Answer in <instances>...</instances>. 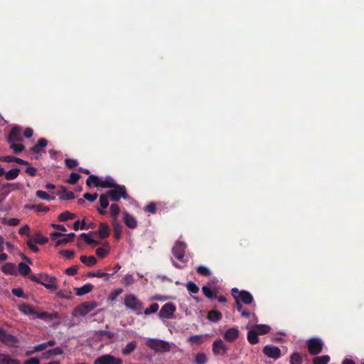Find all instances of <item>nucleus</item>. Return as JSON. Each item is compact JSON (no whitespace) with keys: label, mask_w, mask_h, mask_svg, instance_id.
Wrapping results in <instances>:
<instances>
[{"label":"nucleus","mask_w":364,"mask_h":364,"mask_svg":"<svg viewBox=\"0 0 364 364\" xmlns=\"http://www.w3.org/2000/svg\"><path fill=\"white\" fill-rule=\"evenodd\" d=\"M109 235V229H98L97 231L90 232L89 233H82L80 237L85 242L92 246L100 244V240L107 237Z\"/></svg>","instance_id":"nucleus-1"},{"label":"nucleus","mask_w":364,"mask_h":364,"mask_svg":"<svg viewBox=\"0 0 364 364\" xmlns=\"http://www.w3.org/2000/svg\"><path fill=\"white\" fill-rule=\"evenodd\" d=\"M146 345L156 353H164L171 350V346L167 341L157 338H148Z\"/></svg>","instance_id":"nucleus-2"},{"label":"nucleus","mask_w":364,"mask_h":364,"mask_svg":"<svg viewBox=\"0 0 364 364\" xmlns=\"http://www.w3.org/2000/svg\"><path fill=\"white\" fill-rule=\"evenodd\" d=\"M124 305L129 309L135 311L137 314L141 313L143 309V304L134 294H127L124 296Z\"/></svg>","instance_id":"nucleus-3"},{"label":"nucleus","mask_w":364,"mask_h":364,"mask_svg":"<svg viewBox=\"0 0 364 364\" xmlns=\"http://www.w3.org/2000/svg\"><path fill=\"white\" fill-rule=\"evenodd\" d=\"M114 189L109 190L107 192V194L110 198L111 200L117 202L121 198L127 199L129 196L127 193V190L124 186L117 184L113 188Z\"/></svg>","instance_id":"nucleus-4"},{"label":"nucleus","mask_w":364,"mask_h":364,"mask_svg":"<svg viewBox=\"0 0 364 364\" xmlns=\"http://www.w3.org/2000/svg\"><path fill=\"white\" fill-rule=\"evenodd\" d=\"M232 295L235 301H240L245 304H250L253 301L252 295L245 290L240 291L237 288H233L232 289Z\"/></svg>","instance_id":"nucleus-5"},{"label":"nucleus","mask_w":364,"mask_h":364,"mask_svg":"<svg viewBox=\"0 0 364 364\" xmlns=\"http://www.w3.org/2000/svg\"><path fill=\"white\" fill-rule=\"evenodd\" d=\"M307 349L311 355H317L322 351L323 342L317 337L311 338L307 341Z\"/></svg>","instance_id":"nucleus-6"},{"label":"nucleus","mask_w":364,"mask_h":364,"mask_svg":"<svg viewBox=\"0 0 364 364\" xmlns=\"http://www.w3.org/2000/svg\"><path fill=\"white\" fill-rule=\"evenodd\" d=\"M97 306L95 301H86L77 306L74 309L75 316H85L93 311Z\"/></svg>","instance_id":"nucleus-7"},{"label":"nucleus","mask_w":364,"mask_h":364,"mask_svg":"<svg viewBox=\"0 0 364 364\" xmlns=\"http://www.w3.org/2000/svg\"><path fill=\"white\" fill-rule=\"evenodd\" d=\"M75 235L74 233H69L68 235H65L60 233L59 232H53L50 233V237L53 240L56 241V246L66 245L67 243L73 240Z\"/></svg>","instance_id":"nucleus-8"},{"label":"nucleus","mask_w":364,"mask_h":364,"mask_svg":"<svg viewBox=\"0 0 364 364\" xmlns=\"http://www.w3.org/2000/svg\"><path fill=\"white\" fill-rule=\"evenodd\" d=\"M122 360L112 355L106 354L96 358L94 364H122Z\"/></svg>","instance_id":"nucleus-9"},{"label":"nucleus","mask_w":364,"mask_h":364,"mask_svg":"<svg viewBox=\"0 0 364 364\" xmlns=\"http://www.w3.org/2000/svg\"><path fill=\"white\" fill-rule=\"evenodd\" d=\"M0 341L8 346H15L18 342V338L12 334L8 333L4 329L0 328Z\"/></svg>","instance_id":"nucleus-10"},{"label":"nucleus","mask_w":364,"mask_h":364,"mask_svg":"<svg viewBox=\"0 0 364 364\" xmlns=\"http://www.w3.org/2000/svg\"><path fill=\"white\" fill-rule=\"evenodd\" d=\"M23 136H22V128L19 126H14L8 137H7V141L8 142H22L23 141Z\"/></svg>","instance_id":"nucleus-11"},{"label":"nucleus","mask_w":364,"mask_h":364,"mask_svg":"<svg viewBox=\"0 0 364 364\" xmlns=\"http://www.w3.org/2000/svg\"><path fill=\"white\" fill-rule=\"evenodd\" d=\"M176 311V307L173 304L166 303L161 307L159 316L161 318H171Z\"/></svg>","instance_id":"nucleus-12"},{"label":"nucleus","mask_w":364,"mask_h":364,"mask_svg":"<svg viewBox=\"0 0 364 364\" xmlns=\"http://www.w3.org/2000/svg\"><path fill=\"white\" fill-rule=\"evenodd\" d=\"M186 248V245L184 242L178 241L172 248V253L177 259L183 261Z\"/></svg>","instance_id":"nucleus-13"},{"label":"nucleus","mask_w":364,"mask_h":364,"mask_svg":"<svg viewBox=\"0 0 364 364\" xmlns=\"http://www.w3.org/2000/svg\"><path fill=\"white\" fill-rule=\"evenodd\" d=\"M262 351L265 355L274 360L279 359L282 355L281 350L277 346H265Z\"/></svg>","instance_id":"nucleus-14"},{"label":"nucleus","mask_w":364,"mask_h":364,"mask_svg":"<svg viewBox=\"0 0 364 364\" xmlns=\"http://www.w3.org/2000/svg\"><path fill=\"white\" fill-rule=\"evenodd\" d=\"M227 350L228 348L221 339H218L213 343V352L215 355H223Z\"/></svg>","instance_id":"nucleus-15"},{"label":"nucleus","mask_w":364,"mask_h":364,"mask_svg":"<svg viewBox=\"0 0 364 364\" xmlns=\"http://www.w3.org/2000/svg\"><path fill=\"white\" fill-rule=\"evenodd\" d=\"M48 144V141L45 138H41L38 140L36 145L32 146L30 149L33 154H40L45 152V148Z\"/></svg>","instance_id":"nucleus-16"},{"label":"nucleus","mask_w":364,"mask_h":364,"mask_svg":"<svg viewBox=\"0 0 364 364\" xmlns=\"http://www.w3.org/2000/svg\"><path fill=\"white\" fill-rule=\"evenodd\" d=\"M56 281L55 277L46 275L43 277L41 284L43 285L48 289L55 290L57 289Z\"/></svg>","instance_id":"nucleus-17"},{"label":"nucleus","mask_w":364,"mask_h":364,"mask_svg":"<svg viewBox=\"0 0 364 364\" xmlns=\"http://www.w3.org/2000/svg\"><path fill=\"white\" fill-rule=\"evenodd\" d=\"M239 336V331L236 328H230L224 333V339L229 342H234Z\"/></svg>","instance_id":"nucleus-18"},{"label":"nucleus","mask_w":364,"mask_h":364,"mask_svg":"<svg viewBox=\"0 0 364 364\" xmlns=\"http://www.w3.org/2000/svg\"><path fill=\"white\" fill-rule=\"evenodd\" d=\"M58 318V314H50L47 311L38 312L36 311L34 318H40L44 321H50Z\"/></svg>","instance_id":"nucleus-19"},{"label":"nucleus","mask_w":364,"mask_h":364,"mask_svg":"<svg viewBox=\"0 0 364 364\" xmlns=\"http://www.w3.org/2000/svg\"><path fill=\"white\" fill-rule=\"evenodd\" d=\"M0 161L3 162H16L21 165H28L29 163L27 161L21 159L20 158L14 156H3L0 157Z\"/></svg>","instance_id":"nucleus-20"},{"label":"nucleus","mask_w":364,"mask_h":364,"mask_svg":"<svg viewBox=\"0 0 364 364\" xmlns=\"http://www.w3.org/2000/svg\"><path fill=\"white\" fill-rule=\"evenodd\" d=\"M59 198L63 200H68L75 198L74 193L69 191L65 186L60 187V191L58 193Z\"/></svg>","instance_id":"nucleus-21"},{"label":"nucleus","mask_w":364,"mask_h":364,"mask_svg":"<svg viewBox=\"0 0 364 364\" xmlns=\"http://www.w3.org/2000/svg\"><path fill=\"white\" fill-rule=\"evenodd\" d=\"M93 285L92 284H86L81 287L74 288V291L77 296H83L87 293H90L93 289Z\"/></svg>","instance_id":"nucleus-22"},{"label":"nucleus","mask_w":364,"mask_h":364,"mask_svg":"<svg viewBox=\"0 0 364 364\" xmlns=\"http://www.w3.org/2000/svg\"><path fill=\"white\" fill-rule=\"evenodd\" d=\"M108 195L106 193L102 194L100 196V204L102 209L98 208V212L101 215H105L106 213V210H104L103 209H105L109 205V200H108Z\"/></svg>","instance_id":"nucleus-23"},{"label":"nucleus","mask_w":364,"mask_h":364,"mask_svg":"<svg viewBox=\"0 0 364 364\" xmlns=\"http://www.w3.org/2000/svg\"><path fill=\"white\" fill-rule=\"evenodd\" d=\"M123 220L127 228H136V221L134 217L128 213H123Z\"/></svg>","instance_id":"nucleus-24"},{"label":"nucleus","mask_w":364,"mask_h":364,"mask_svg":"<svg viewBox=\"0 0 364 364\" xmlns=\"http://www.w3.org/2000/svg\"><path fill=\"white\" fill-rule=\"evenodd\" d=\"M0 364H21L20 362L12 358L10 355L0 353Z\"/></svg>","instance_id":"nucleus-25"},{"label":"nucleus","mask_w":364,"mask_h":364,"mask_svg":"<svg viewBox=\"0 0 364 364\" xmlns=\"http://www.w3.org/2000/svg\"><path fill=\"white\" fill-rule=\"evenodd\" d=\"M136 348V342L135 341H132L128 343L126 346L122 348V353L124 355H129L132 353H133Z\"/></svg>","instance_id":"nucleus-26"},{"label":"nucleus","mask_w":364,"mask_h":364,"mask_svg":"<svg viewBox=\"0 0 364 364\" xmlns=\"http://www.w3.org/2000/svg\"><path fill=\"white\" fill-rule=\"evenodd\" d=\"M9 147L15 154L21 153L25 149V146L21 142H8Z\"/></svg>","instance_id":"nucleus-27"},{"label":"nucleus","mask_w":364,"mask_h":364,"mask_svg":"<svg viewBox=\"0 0 364 364\" xmlns=\"http://www.w3.org/2000/svg\"><path fill=\"white\" fill-rule=\"evenodd\" d=\"M86 185L91 187L92 185L95 187H100L101 179L95 175H90L86 180Z\"/></svg>","instance_id":"nucleus-28"},{"label":"nucleus","mask_w":364,"mask_h":364,"mask_svg":"<svg viewBox=\"0 0 364 364\" xmlns=\"http://www.w3.org/2000/svg\"><path fill=\"white\" fill-rule=\"evenodd\" d=\"M258 333L255 331V329L252 328L250 331H248L247 335V338L248 342L252 344L255 345L259 343V338H258Z\"/></svg>","instance_id":"nucleus-29"},{"label":"nucleus","mask_w":364,"mask_h":364,"mask_svg":"<svg viewBox=\"0 0 364 364\" xmlns=\"http://www.w3.org/2000/svg\"><path fill=\"white\" fill-rule=\"evenodd\" d=\"M253 328L258 333V335H265L268 333L271 328L267 324H257L254 326Z\"/></svg>","instance_id":"nucleus-30"},{"label":"nucleus","mask_w":364,"mask_h":364,"mask_svg":"<svg viewBox=\"0 0 364 364\" xmlns=\"http://www.w3.org/2000/svg\"><path fill=\"white\" fill-rule=\"evenodd\" d=\"M222 314L216 310L209 311L207 316L208 319L213 322L219 321L222 318Z\"/></svg>","instance_id":"nucleus-31"},{"label":"nucleus","mask_w":364,"mask_h":364,"mask_svg":"<svg viewBox=\"0 0 364 364\" xmlns=\"http://www.w3.org/2000/svg\"><path fill=\"white\" fill-rule=\"evenodd\" d=\"M117 183L114 181V180L110 177L107 176L105 180H101V188H114L117 186Z\"/></svg>","instance_id":"nucleus-32"},{"label":"nucleus","mask_w":364,"mask_h":364,"mask_svg":"<svg viewBox=\"0 0 364 364\" xmlns=\"http://www.w3.org/2000/svg\"><path fill=\"white\" fill-rule=\"evenodd\" d=\"M19 309L24 314L32 316L34 318L36 311L31 305L23 304L19 306Z\"/></svg>","instance_id":"nucleus-33"},{"label":"nucleus","mask_w":364,"mask_h":364,"mask_svg":"<svg viewBox=\"0 0 364 364\" xmlns=\"http://www.w3.org/2000/svg\"><path fill=\"white\" fill-rule=\"evenodd\" d=\"M20 168H14L4 173L5 178L8 181L16 178L20 173Z\"/></svg>","instance_id":"nucleus-34"},{"label":"nucleus","mask_w":364,"mask_h":364,"mask_svg":"<svg viewBox=\"0 0 364 364\" xmlns=\"http://www.w3.org/2000/svg\"><path fill=\"white\" fill-rule=\"evenodd\" d=\"M81 262L87 265L88 267H92L97 263V259L94 256L86 257L82 255L80 258Z\"/></svg>","instance_id":"nucleus-35"},{"label":"nucleus","mask_w":364,"mask_h":364,"mask_svg":"<svg viewBox=\"0 0 364 364\" xmlns=\"http://www.w3.org/2000/svg\"><path fill=\"white\" fill-rule=\"evenodd\" d=\"M97 338L100 340H104L105 338L112 339L114 336V333L111 331L101 330L96 333Z\"/></svg>","instance_id":"nucleus-36"},{"label":"nucleus","mask_w":364,"mask_h":364,"mask_svg":"<svg viewBox=\"0 0 364 364\" xmlns=\"http://www.w3.org/2000/svg\"><path fill=\"white\" fill-rule=\"evenodd\" d=\"M208 335H194L191 336L188 338V341L193 344L200 345L204 342V337Z\"/></svg>","instance_id":"nucleus-37"},{"label":"nucleus","mask_w":364,"mask_h":364,"mask_svg":"<svg viewBox=\"0 0 364 364\" xmlns=\"http://www.w3.org/2000/svg\"><path fill=\"white\" fill-rule=\"evenodd\" d=\"M87 277L105 278V281H108L109 279L110 274L108 273L101 272L100 271H97L96 272H90L87 273Z\"/></svg>","instance_id":"nucleus-38"},{"label":"nucleus","mask_w":364,"mask_h":364,"mask_svg":"<svg viewBox=\"0 0 364 364\" xmlns=\"http://www.w3.org/2000/svg\"><path fill=\"white\" fill-rule=\"evenodd\" d=\"M76 218V215L72 213L69 211H65L58 215L59 221H67L68 220H72Z\"/></svg>","instance_id":"nucleus-39"},{"label":"nucleus","mask_w":364,"mask_h":364,"mask_svg":"<svg viewBox=\"0 0 364 364\" xmlns=\"http://www.w3.org/2000/svg\"><path fill=\"white\" fill-rule=\"evenodd\" d=\"M330 361V357L328 355L317 356L313 359V364H328Z\"/></svg>","instance_id":"nucleus-40"},{"label":"nucleus","mask_w":364,"mask_h":364,"mask_svg":"<svg viewBox=\"0 0 364 364\" xmlns=\"http://www.w3.org/2000/svg\"><path fill=\"white\" fill-rule=\"evenodd\" d=\"M302 357L299 353L294 352L290 356V364H302Z\"/></svg>","instance_id":"nucleus-41"},{"label":"nucleus","mask_w":364,"mask_h":364,"mask_svg":"<svg viewBox=\"0 0 364 364\" xmlns=\"http://www.w3.org/2000/svg\"><path fill=\"white\" fill-rule=\"evenodd\" d=\"M202 291L204 294V295L208 299H215L217 297L216 292L212 291L211 289L207 286H203L202 287Z\"/></svg>","instance_id":"nucleus-42"},{"label":"nucleus","mask_w":364,"mask_h":364,"mask_svg":"<svg viewBox=\"0 0 364 364\" xmlns=\"http://www.w3.org/2000/svg\"><path fill=\"white\" fill-rule=\"evenodd\" d=\"M186 287L191 294H197L199 291V287L193 282H188Z\"/></svg>","instance_id":"nucleus-43"},{"label":"nucleus","mask_w":364,"mask_h":364,"mask_svg":"<svg viewBox=\"0 0 364 364\" xmlns=\"http://www.w3.org/2000/svg\"><path fill=\"white\" fill-rule=\"evenodd\" d=\"M196 272L201 276L209 277L211 275V271L206 267L200 265L197 267Z\"/></svg>","instance_id":"nucleus-44"},{"label":"nucleus","mask_w":364,"mask_h":364,"mask_svg":"<svg viewBox=\"0 0 364 364\" xmlns=\"http://www.w3.org/2000/svg\"><path fill=\"white\" fill-rule=\"evenodd\" d=\"M2 272L5 274H14L15 273V266L12 263H6L2 267Z\"/></svg>","instance_id":"nucleus-45"},{"label":"nucleus","mask_w":364,"mask_h":364,"mask_svg":"<svg viewBox=\"0 0 364 364\" xmlns=\"http://www.w3.org/2000/svg\"><path fill=\"white\" fill-rule=\"evenodd\" d=\"M156 210H157L156 203H154V202L149 203L144 208V210L146 213H148L150 214H155L156 213Z\"/></svg>","instance_id":"nucleus-46"},{"label":"nucleus","mask_w":364,"mask_h":364,"mask_svg":"<svg viewBox=\"0 0 364 364\" xmlns=\"http://www.w3.org/2000/svg\"><path fill=\"white\" fill-rule=\"evenodd\" d=\"M18 270L21 275L26 276L31 272V268L26 264L20 262L18 264Z\"/></svg>","instance_id":"nucleus-47"},{"label":"nucleus","mask_w":364,"mask_h":364,"mask_svg":"<svg viewBox=\"0 0 364 364\" xmlns=\"http://www.w3.org/2000/svg\"><path fill=\"white\" fill-rule=\"evenodd\" d=\"M81 176L79 173H71L69 178L66 180V182L69 184H76L79 179L80 178Z\"/></svg>","instance_id":"nucleus-48"},{"label":"nucleus","mask_w":364,"mask_h":364,"mask_svg":"<svg viewBox=\"0 0 364 364\" xmlns=\"http://www.w3.org/2000/svg\"><path fill=\"white\" fill-rule=\"evenodd\" d=\"M31 239L35 243L41 245L46 244L48 241V238L47 237L43 236L40 234H36L35 237Z\"/></svg>","instance_id":"nucleus-49"},{"label":"nucleus","mask_w":364,"mask_h":364,"mask_svg":"<svg viewBox=\"0 0 364 364\" xmlns=\"http://www.w3.org/2000/svg\"><path fill=\"white\" fill-rule=\"evenodd\" d=\"M119 207L117 204L113 203L110 206V215L113 220H116L117 216L119 213Z\"/></svg>","instance_id":"nucleus-50"},{"label":"nucleus","mask_w":364,"mask_h":364,"mask_svg":"<svg viewBox=\"0 0 364 364\" xmlns=\"http://www.w3.org/2000/svg\"><path fill=\"white\" fill-rule=\"evenodd\" d=\"M208 360L207 356L205 353H200L196 356L195 363L196 364H205Z\"/></svg>","instance_id":"nucleus-51"},{"label":"nucleus","mask_w":364,"mask_h":364,"mask_svg":"<svg viewBox=\"0 0 364 364\" xmlns=\"http://www.w3.org/2000/svg\"><path fill=\"white\" fill-rule=\"evenodd\" d=\"M36 196L38 198L46 200H50L51 199L53 198V197H50L46 191L41 190L36 191Z\"/></svg>","instance_id":"nucleus-52"},{"label":"nucleus","mask_w":364,"mask_h":364,"mask_svg":"<svg viewBox=\"0 0 364 364\" xmlns=\"http://www.w3.org/2000/svg\"><path fill=\"white\" fill-rule=\"evenodd\" d=\"M159 309V304L156 303L152 304L149 308H146L144 311V314L149 315L152 313H155Z\"/></svg>","instance_id":"nucleus-53"},{"label":"nucleus","mask_w":364,"mask_h":364,"mask_svg":"<svg viewBox=\"0 0 364 364\" xmlns=\"http://www.w3.org/2000/svg\"><path fill=\"white\" fill-rule=\"evenodd\" d=\"M83 222L85 223V226L86 228H96L97 226V223L90 218H83Z\"/></svg>","instance_id":"nucleus-54"},{"label":"nucleus","mask_w":364,"mask_h":364,"mask_svg":"<svg viewBox=\"0 0 364 364\" xmlns=\"http://www.w3.org/2000/svg\"><path fill=\"white\" fill-rule=\"evenodd\" d=\"M65 164L68 168H73L78 164L77 161L73 159H66Z\"/></svg>","instance_id":"nucleus-55"},{"label":"nucleus","mask_w":364,"mask_h":364,"mask_svg":"<svg viewBox=\"0 0 364 364\" xmlns=\"http://www.w3.org/2000/svg\"><path fill=\"white\" fill-rule=\"evenodd\" d=\"M19 223V220L17 218H6L4 219V224L9 226H16Z\"/></svg>","instance_id":"nucleus-56"},{"label":"nucleus","mask_w":364,"mask_h":364,"mask_svg":"<svg viewBox=\"0 0 364 364\" xmlns=\"http://www.w3.org/2000/svg\"><path fill=\"white\" fill-rule=\"evenodd\" d=\"M98 197V194L97 193H85L84 195H83V198L85 199V200H87L88 201H90V202H93L95 201Z\"/></svg>","instance_id":"nucleus-57"},{"label":"nucleus","mask_w":364,"mask_h":364,"mask_svg":"<svg viewBox=\"0 0 364 364\" xmlns=\"http://www.w3.org/2000/svg\"><path fill=\"white\" fill-rule=\"evenodd\" d=\"M63 353V351L61 348L56 347L52 350H49L48 351H47L46 354L48 356H50V355H61Z\"/></svg>","instance_id":"nucleus-58"},{"label":"nucleus","mask_w":364,"mask_h":364,"mask_svg":"<svg viewBox=\"0 0 364 364\" xmlns=\"http://www.w3.org/2000/svg\"><path fill=\"white\" fill-rule=\"evenodd\" d=\"M34 243L35 242L32 239H29L26 242L28 247L31 251H33V252H38L39 251V249Z\"/></svg>","instance_id":"nucleus-59"},{"label":"nucleus","mask_w":364,"mask_h":364,"mask_svg":"<svg viewBox=\"0 0 364 364\" xmlns=\"http://www.w3.org/2000/svg\"><path fill=\"white\" fill-rule=\"evenodd\" d=\"M122 292V289H115L114 291H113L109 296V300H114L116 299V298L117 296H119Z\"/></svg>","instance_id":"nucleus-60"},{"label":"nucleus","mask_w":364,"mask_h":364,"mask_svg":"<svg viewBox=\"0 0 364 364\" xmlns=\"http://www.w3.org/2000/svg\"><path fill=\"white\" fill-rule=\"evenodd\" d=\"M77 266H72L70 267H68L65 270V273L70 276H74L75 274H77Z\"/></svg>","instance_id":"nucleus-61"},{"label":"nucleus","mask_w":364,"mask_h":364,"mask_svg":"<svg viewBox=\"0 0 364 364\" xmlns=\"http://www.w3.org/2000/svg\"><path fill=\"white\" fill-rule=\"evenodd\" d=\"M12 293L14 295L21 298L23 297L24 293L21 288H16L12 289Z\"/></svg>","instance_id":"nucleus-62"},{"label":"nucleus","mask_w":364,"mask_h":364,"mask_svg":"<svg viewBox=\"0 0 364 364\" xmlns=\"http://www.w3.org/2000/svg\"><path fill=\"white\" fill-rule=\"evenodd\" d=\"M96 255L101 258H104L107 255V252L104 248L99 247L96 250Z\"/></svg>","instance_id":"nucleus-63"},{"label":"nucleus","mask_w":364,"mask_h":364,"mask_svg":"<svg viewBox=\"0 0 364 364\" xmlns=\"http://www.w3.org/2000/svg\"><path fill=\"white\" fill-rule=\"evenodd\" d=\"M40 360L38 358H31L24 361V364H40Z\"/></svg>","instance_id":"nucleus-64"}]
</instances>
